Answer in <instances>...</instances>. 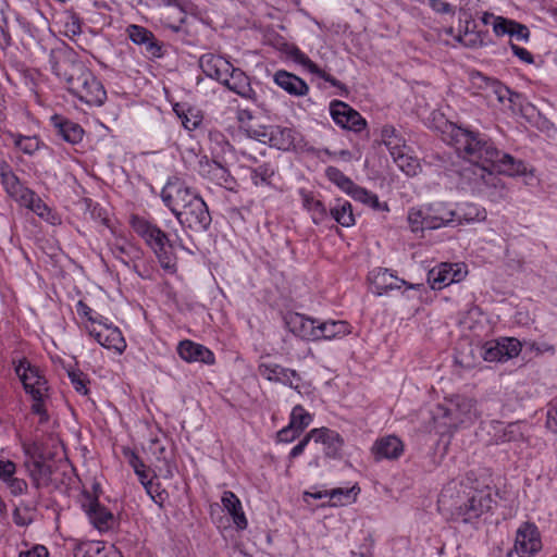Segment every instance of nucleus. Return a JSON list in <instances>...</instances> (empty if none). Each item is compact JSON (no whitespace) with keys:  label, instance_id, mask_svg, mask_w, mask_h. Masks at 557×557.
Here are the masks:
<instances>
[{"label":"nucleus","instance_id":"1","mask_svg":"<svg viewBox=\"0 0 557 557\" xmlns=\"http://www.w3.org/2000/svg\"><path fill=\"white\" fill-rule=\"evenodd\" d=\"M449 143L459 157L469 165L459 172V185L472 194L491 195L500 186L496 175H522L527 169L522 161L497 149L486 135L454 125L449 133Z\"/></svg>","mask_w":557,"mask_h":557},{"label":"nucleus","instance_id":"2","mask_svg":"<svg viewBox=\"0 0 557 557\" xmlns=\"http://www.w3.org/2000/svg\"><path fill=\"white\" fill-rule=\"evenodd\" d=\"M49 62L52 72L78 100L96 107L104 103L107 91L102 83L73 53L51 51Z\"/></svg>","mask_w":557,"mask_h":557},{"label":"nucleus","instance_id":"3","mask_svg":"<svg viewBox=\"0 0 557 557\" xmlns=\"http://www.w3.org/2000/svg\"><path fill=\"white\" fill-rule=\"evenodd\" d=\"M129 224L133 231L153 251L160 267L168 272H175L176 258L169 235L156 223L140 215H132Z\"/></svg>","mask_w":557,"mask_h":557},{"label":"nucleus","instance_id":"4","mask_svg":"<svg viewBox=\"0 0 557 557\" xmlns=\"http://www.w3.org/2000/svg\"><path fill=\"white\" fill-rule=\"evenodd\" d=\"M15 373L23 384L26 394L32 397L33 404L30 410L39 416V422L46 423L49 414L46 408V400L49 398V384L41 370L23 359L15 367Z\"/></svg>","mask_w":557,"mask_h":557},{"label":"nucleus","instance_id":"5","mask_svg":"<svg viewBox=\"0 0 557 557\" xmlns=\"http://www.w3.org/2000/svg\"><path fill=\"white\" fill-rule=\"evenodd\" d=\"M458 211L445 203L434 202L428 206L411 208L408 211L407 220L410 230L414 233L424 230H436L445 226H455Z\"/></svg>","mask_w":557,"mask_h":557},{"label":"nucleus","instance_id":"6","mask_svg":"<svg viewBox=\"0 0 557 557\" xmlns=\"http://www.w3.org/2000/svg\"><path fill=\"white\" fill-rule=\"evenodd\" d=\"M480 413L476 401L466 396H454L446 404H440L433 411V419L446 429H456L459 424L472 423Z\"/></svg>","mask_w":557,"mask_h":557},{"label":"nucleus","instance_id":"7","mask_svg":"<svg viewBox=\"0 0 557 557\" xmlns=\"http://www.w3.org/2000/svg\"><path fill=\"white\" fill-rule=\"evenodd\" d=\"M493 503L490 488L471 490L463 498L451 504V518L456 522L471 523L488 512Z\"/></svg>","mask_w":557,"mask_h":557},{"label":"nucleus","instance_id":"8","mask_svg":"<svg viewBox=\"0 0 557 557\" xmlns=\"http://www.w3.org/2000/svg\"><path fill=\"white\" fill-rule=\"evenodd\" d=\"M178 223L194 233H203L210 228L212 218L205 200L197 195L181 212L175 216Z\"/></svg>","mask_w":557,"mask_h":557},{"label":"nucleus","instance_id":"9","mask_svg":"<svg viewBox=\"0 0 557 557\" xmlns=\"http://www.w3.org/2000/svg\"><path fill=\"white\" fill-rule=\"evenodd\" d=\"M198 194L188 187L184 181L177 176H172L161 190V199L163 203L176 216V212H181L187 207L193 197Z\"/></svg>","mask_w":557,"mask_h":557},{"label":"nucleus","instance_id":"10","mask_svg":"<svg viewBox=\"0 0 557 557\" xmlns=\"http://www.w3.org/2000/svg\"><path fill=\"white\" fill-rule=\"evenodd\" d=\"M542 549V541L537 527L532 522H523L516 532L513 550L519 557H533Z\"/></svg>","mask_w":557,"mask_h":557},{"label":"nucleus","instance_id":"11","mask_svg":"<svg viewBox=\"0 0 557 557\" xmlns=\"http://www.w3.org/2000/svg\"><path fill=\"white\" fill-rule=\"evenodd\" d=\"M330 114L342 128L359 133L367 127V121L361 114L344 101L333 100L330 103Z\"/></svg>","mask_w":557,"mask_h":557},{"label":"nucleus","instance_id":"12","mask_svg":"<svg viewBox=\"0 0 557 557\" xmlns=\"http://www.w3.org/2000/svg\"><path fill=\"white\" fill-rule=\"evenodd\" d=\"M258 373L269 382L280 383L299 392L301 376L294 369L271 361H262L258 364Z\"/></svg>","mask_w":557,"mask_h":557},{"label":"nucleus","instance_id":"13","mask_svg":"<svg viewBox=\"0 0 557 557\" xmlns=\"http://www.w3.org/2000/svg\"><path fill=\"white\" fill-rule=\"evenodd\" d=\"M82 508L92 525L99 531H106L111 528L113 515L100 504L98 495H91L86 491L83 492Z\"/></svg>","mask_w":557,"mask_h":557},{"label":"nucleus","instance_id":"14","mask_svg":"<svg viewBox=\"0 0 557 557\" xmlns=\"http://www.w3.org/2000/svg\"><path fill=\"white\" fill-rule=\"evenodd\" d=\"M310 435L313 436L315 443H321L324 446L326 458L341 459L343 457L345 441L337 431L322 426L310 430Z\"/></svg>","mask_w":557,"mask_h":557},{"label":"nucleus","instance_id":"15","mask_svg":"<svg viewBox=\"0 0 557 557\" xmlns=\"http://www.w3.org/2000/svg\"><path fill=\"white\" fill-rule=\"evenodd\" d=\"M288 57L296 63L302 65L309 73L317 75L318 77L322 78L323 81L330 83L333 87H336L339 89L341 96H347L348 95V88L345 84H343L341 81L335 78L333 75L326 73L325 71L321 70L311 59L305 54L298 47L293 46L287 51Z\"/></svg>","mask_w":557,"mask_h":557},{"label":"nucleus","instance_id":"16","mask_svg":"<svg viewBox=\"0 0 557 557\" xmlns=\"http://www.w3.org/2000/svg\"><path fill=\"white\" fill-rule=\"evenodd\" d=\"M25 468L35 488L40 490L54 484L53 467L46 462L42 456H30L25 461Z\"/></svg>","mask_w":557,"mask_h":557},{"label":"nucleus","instance_id":"17","mask_svg":"<svg viewBox=\"0 0 557 557\" xmlns=\"http://www.w3.org/2000/svg\"><path fill=\"white\" fill-rule=\"evenodd\" d=\"M199 160V174L202 177L226 189H233L236 181L227 168L214 160H210L206 156L201 157Z\"/></svg>","mask_w":557,"mask_h":557},{"label":"nucleus","instance_id":"18","mask_svg":"<svg viewBox=\"0 0 557 557\" xmlns=\"http://www.w3.org/2000/svg\"><path fill=\"white\" fill-rule=\"evenodd\" d=\"M159 15L161 24L174 33L182 30L187 14L177 0H160Z\"/></svg>","mask_w":557,"mask_h":557},{"label":"nucleus","instance_id":"19","mask_svg":"<svg viewBox=\"0 0 557 557\" xmlns=\"http://www.w3.org/2000/svg\"><path fill=\"white\" fill-rule=\"evenodd\" d=\"M286 327L295 336L305 341H317L318 320L298 312H288L284 317Z\"/></svg>","mask_w":557,"mask_h":557},{"label":"nucleus","instance_id":"20","mask_svg":"<svg viewBox=\"0 0 557 557\" xmlns=\"http://www.w3.org/2000/svg\"><path fill=\"white\" fill-rule=\"evenodd\" d=\"M50 124L53 127L55 136L63 141L76 145L83 140L84 128L76 122L62 114H53L50 117Z\"/></svg>","mask_w":557,"mask_h":557},{"label":"nucleus","instance_id":"21","mask_svg":"<svg viewBox=\"0 0 557 557\" xmlns=\"http://www.w3.org/2000/svg\"><path fill=\"white\" fill-rule=\"evenodd\" d=\"M89 335L104 348L114 349L120 354L126 348L122 332L116 326L107 324L101 325L100 329L92 326L89 329Z\"/></svg>","mask_w":557,"mask_h":557},{"label":"nucleus","instance_id":"22","mask_svg":"<svg viewBox=\"0 0 557 557\" xmlns=\"http://www.w3.org/2000/svg\"><path fill=\"white\" fill-rule=\"evenodd\" d=\"M371 453L376 461L395 460L404 454V443L395 435H386L374 442Z\"/></svg>","mask_w":557,"mask_h":557},{"label":"nucleus","instance_id":"23","mask_svg":"<svg viewBox=\"0 0 557 557\" xmlns=\"http://www.w3.org/2000/svg\"><path fill=\"white\" fill-rule=\"evenodd\" d=\"M177 354L187 362H202L209 366L215 362L214 354L209 348L189 339L180 342Z\"/></svg>","mask_w":557,"mask_h":557},{"label":"nucleus","instance_id":"24","mask_svg":"<svg viewBox=\"0 0 557 557\" xmlns=\"http://www.w3.org/2000/svg\"><path fill=\"white\" fill-rule=\"evenodd\" d=\"M463 274L459 264L442 263L437 269L430 271L429 281L433 289H442L455 282H459Z\"/></svg>","mask_w":557,"mask_h":557},{"label":"nucleus","instance_id":"25","mask_svg":"<svg viewBox=\"0 0 557 557\" xmlns=\"http://www.w3.org/2000/svg\"><path fill=\"white\" fill-rule=\"evenodd\" d=\"M1 184L10 197L15 201L22 202L26 200V196L30 195L32 189L24 186L10 165L3 162L0 165Z\"/></svg>","mask_w":557,"mask_h":557},{"label":"nucleus","instance_id":"26","mask_svg":"<svg viewBox=\"0 0 557 557\" xmlns=\"http://www.w3.org/2000/svg\"><path fill=\"white\" fill-rule=\"evenodd\" d=\"M199 65L206 76L220 83L226 82L231 69V63L226 59L213 53H206L200 57Z\"/></svg>","mask_w":557,"mask_h":557},{"label":"nucleus","instance_id":"27","mask_svg":"<svg viewBox=\"0 0 557 557\" xmlns=\"http://www.w3.org/2000/svg\"><path fill=\"white\" fill-rule=\"evenodd\" d=\"M259 136L263 137V143L268 141L270 146L284 151L289 150L295 144V132L289 127L271 125Z\"/></svg>","mask_w":557,"mask_h":557},{"label":"nucleus","instance_id":"28","mask_svg":"<svg viewBox=\"0 0 557 557\" xmlns=\"http://www.w3.org/2000/svg\"><path fill=\"white\" fill-rule=\"evenodd\" d=\"M221 84L245 99L255 100L256 98V92L251 88L249 77L243 70L234 67L232 64L226 82H222Z\"/></svg>","mask_w":557,"mask_h":557},{"label":"nucleus","instance_id":"29","mask_svg":"<svg viewBox=\"0 0 557 557\" xmlns=\"http://www.w3.org/2000/svg\"><path fill=\"white\" fill-rule=\"evenodd\" d=\"M274 83L283 90L294 97H304L309 92L308 84L297 75L284 70H278L274 74Z\"/></svg>","mask_w":557,"mask_h":557},{"label":"nucleus","instance_id":"30","mask_svg":"<svg viewBox=\"0 0 557 557\" xmlns=\"http://www.w3.org/2000/svg\"><path fill=\"white\" fill-rule=\"evenodd\" d=\"M26 200L21 202V206L32 210L35 214H37L44 221L50 223L51 225H57L61 223L60 215L54 212L42 199L34 191H30V195H27Z\"/></svg>","mask_w":557,"mask_h":557},{"label":"nucleus","instance_id":"31","mask_svg":"<svg viewBox=\"0 0 557 557\" xmlns=\"http://www.w3.org/2000/svg\"><path fill=\"white\" fill-rule=\"evenodd\" d=\"M317 341L325 339L331 341L342 338L351 333V326L348 322L343 320H327L319 321L317 324Z\"/></svg>","mask_w":557,"mask_h":557},{"label":"nucleus","instance_id":"32","mask_svg":"<svg viewBox=\"0 0 557 557\" xmlns=\"http://www.w3.org/2000/svg\"><path fill=\"white\" fill-rule=\"evenodd\" d=\"M221 503L223 505V508L232 517L236 528L238 530H245L248 525V521L243 511L242 503L239 498L235 495V493L231 491H225L222 495Z\"/></svg>","mask_w":557,"mask_h":557},{"label":"nucleus","instance_id":"33","mask_svg":"<svg viewBox=\"0 0 557 557\" xmlns=\"http://www.w3.org/2000/svg\"><path fill=\"white\" fill-rule=\"evenodd\" d=\"M304 208L310 212L312 222L321 224L329 218V211L325 205L317 199L311 193H301Z\"/></svg>","mask_w":557,"mask_h":557},{"label":"nucleus","instance_id":"34","mask_svg":"<svg viewBox=\"0 0 557 557\" xmlns=\"http://www.w3.org/2000/svg\"><path fill=\"white\" fill-rule=\"evenodd\" d=\"M173 111L180 117L182 125L187 131H195L202 123L203 116L200 113V111L195 108L186 107L185 104L181 103H175L173 106Z\"/></svg>","mask_w":557,"mask_h":557},{"label":"nucleus","instance_id":"35","mask_svg":"<svg viewBox=\"0 0 557 557\" xmlns=\"http://www.w3.org/2000/svg\"><path fill=\"white\" fill-rule=\"evenodd\" d=\"M329 212L331 218L344 227H349L355 224L352 207L348 200L336 199Z\"/></svg>","mask_w":557,"mask_h":557},{"label":"nucleus","instance_id":"36","mask_svg":"<svg viewBox=\"0 0 557 557\" xmlns=\"http://www.w3.org/2000/svg\"><path fill=\"white\" fill-rule=\"evenodd\" d=\"M373 276L379 295H382L388 289L400 288L401 285L407 284L406 281L394 276L388 269L384 268H379L374 271Z\"/></svg>","mask_w":557,"mask_h":557},{"label":"nucleus","instance_id":"37","mask_svg":"<svg viewBox=\"0 0 557 557\" xmlns=\"http://www.w3.org/2000/svg\"><path fill=\"white\" fill-rule=\"evenodd\" d=\"M406 146L399 147L391 153L397 166L407 175L413 176L420 170L419 160L409 156L406 151Z\"/></svg>","mask_w":557,"mask_h":557},{"label":"nucleus","instance_id":"38","mask_svg":"<svg viewBox=\"0 0 557 557\" xmlns=\"http://www.w3.org/2000/svg\"><path fill=\"white\" fill-rule=\"evenodd\" d=\"M274 174L275 168L270 162H264L250 170V180L255 186H269Z\"/></svg>","mask_w":557,"mask_h":557},{"label":"nucleus","instance_id":"39","mask_svg":"<svg viewBox=\"0 0 557 557\" xmlns=\"http://www.w3.org/2000/svg\"><path fill=\"white\" fill-rule=\"evenodd\" d=\"M75 557H122V555L113 547L106 548L99 543H96L89 544L85 548H79Z\"/></svg>","mask_w":557,"mask_h":557},{"label":"nucleus","instance_id":"40","mask_svg":"<svg viewBox=\"0 0 557 557\" xmlns=\"http://www.w3.org/2000/svg\"><path fill=\"white\" fill-rule=\"evenodd\" d=\"M482 357L485 361L488 362L507 361V358L504 355V344H502V338L497 341L487 342L482 347Z\"/></svg>","mask_w":557,"mask_h":557},{"label":"nucleus","instance_id":"41","mask_svg":"<svg viewBox=\"0 0 557 557\" xmlns=\"http://www.w3.org/2000/svg\"><path fill=\"white\" fill-rule=\"evenodd\" d=\"M312 420V416L301 405H296L290 412L289 424L296 429V432L302 433Z\"/></svg>","mask_w":557,"mask_h":557},{"label":"nucleus","instance_id":"42","mask_svg":"<svg viewBox=\"0 0 557 557\" xmlns=\"http://www.w3.org/2000/svg\"><path fill=\"white\" fill-rule=\"evenodd\" d=\"M454 211H458L460 214V216H456L455 225H460L462 223H470L473 221H480L485 218V212L481 211L474 205H466L463 207L454 209Z\"/></svg>","mask_w":557,"mask_h":557},{"label":"nucleus","instance_id":"43","mask_svg":"<svg viewBox=\"0 0 557 557\" xmlns=\"http://www.w3.org/2000/svg\"><path fill=\"white\" fill-rule=\"evenodd\" d=\"M111 251L117 260L126 265L129 262L128 259L134 260L141 255V250L133 245H112Z\"/></svg>","mask_w":557,"mask_h":557},{"label":"nucleus","instance_id":"44","mask_svg":"<svg viewBox=\"0 0 557 557\" xmlns=\"http://www.w3.org/2000/svg\"><path fill=\"white\" fill-rule=\"evenodd\" d=\"M381 139L389 150V153L405 145L404 140L396 134V129L393 125H385L382 127Z\"/></svg>","mask_w":557,"mask_h":557},{"label":"nucleus","instance_id":"45","mask_svg":"<svg viewBox=\"0 0 557 557\" xmlns=\"http://www.w3.org/2000/svg\"><path fill=\"white\" fill-rule=\"evenodd\" d=\"M325 176L344 193H346L354 183L348 176H346L339 169L335 166H327L325 169Z\"/></svg>","mask_w":557,"mask_h":557},{"label":"nucleus","instance_id":"46","mask_svg":"<svg viewBox=\"0 0 557 557\" xmlns=\"http://www.w3.org/2000/svg\"><path fill=\"white\" fill-rule=\"evenodd\" d=\"M129 465L134 469L135 473L138 475L140 483L145 486L147 492L150 494V487L152 485L151 480L148 479V472L146 471V466L144 461L134 453H132L129 459Z\"/></svg>","mask_w":557,"mask_h":557},{"label":"nucleus","instance_id":"47","mask_svg":"<svg viewBox=\"0 0 557 557\" xmlns=\"http://www.w3.org/2000/svg\"><path fill=\"white\" fill-rule=\"evenodd\" d=\"M126 33L128 35V38L135 44L143 46L146 40H149L152 38V32L148 28L139 25H128L126 28Z\"/></svg>","mask_w":557,"mask_h":557},{"label":"nucleus","instance_id":"48","mask_svg":"<svg viewBox=\"0 0 557 557\" xmlns=\"http://www.w3.org/2000/svg\"><path fill=\"white\" fill-rule=\"evenodd\" d=\"M354 490H355V487H352V488L338 487V488L332 490L331 492H325L324 496L329 495L330 499L334 502V505H337V504L344 505L345 502L343 500V498H345V500L349 502L351 499V493L354 492ZM312 496L314 498H322L323 494L317 493V494H312Z\"/></svg>","mask_w":557,"mask_h":557},{"label":"nucleus","instance_id":"49","mask_svg":"<svg viewBox=\"0 0 557 557\" xmlns=\"http://www.w3.org/2000/svg\"><path fill=\"white\" fill-rule=\"evenodd\" d=\"M69 377H70V381H71L74 389L77 393H79L82 395L88 394L87 384L89 383V381L87 380L86 374H84L79 370H72V371H69Z\"/></svg>","mask_w":557,"mask_h":557},{"label":"nucleus","instance_id":"50","mask_svg":"<svg viewBox=\"0 0 557 557\" xmlns=\"http://www.w3.org/2000/svg\"><path fill=\"white\" fill-rule=\"evenodd\" d=\"M12 46V36L9 30L8 18L0 11V50L5 51Z\"/></svg>","mask_w":557,"mask_h":557},{"label":"nucleus","instance_id":"51","mask_svg":"<svg viewBox=\"0 0 557 557\" xmlns=\"http://www.w3.org/2000/svg\"><path fill=\"white\" fill-rule=\"evenodd\" d=\"M15 145L24 153L28 154H32L39 149V140L37 137L18 136L15 140Z\"/></svg>","mask_w":557,"mask_h":557},{"label":"nucleus","instance_id":"52","mask_svg":"<svg viewBox=\"0 0 557 557\" xmlns=\"http://www.w3.org/2000/svg\"><path fill=\"white\" fill-rule=\"evenodd\" d=\"M143 46H145V51L151 59H159L164 55L163 44L159 41L153 34L152 38L146 40Z\"/></svg>","mask_w":557,"mask_h":557},{"label":"nucleus","instance_id":"53","mask_svg":"<svg viewBox=\"0 0 557 557\" xmlns=\"http://www.w3.org/2000/svg\"><path fill=\"white\" fill-rule=\"evenodd\" d=\"M508 36L515 37L517 40L528 42L531 36L530 29L527 25L521 24L515 20H511Z\"/></svg>","mask_w":557,"mask_h":557},{"label":"nucleus","instance_id":"54","mask_svg":"<svg viewBox=\"0 0 557 557\" xmlns=\"http://www.w3.org/2000/svg\"><path fill=\"white\" fill-rule=\"evenodd\" d=\"M502 344H504V355L507 360L517 357L521 351V343L517 338L504 337Z\"/></svg>","mask_w":557,"mask_h":557},{"label":"nucleus","instance_id":"55","mask_svg":"<svg viewBox=\"0 0 557 557\" xmlns=\"http://www.w3.org/2000/svg\"><path fill=\"white\" fill-rule=\"evenodd\" d=\"M354 200L368 205L373 193L352 183V186L346 191Z\"/></svg>","mask_w":557,"mask_h":557},{"label":"nucleus","instance_id":"56","mask_svg":"<svg viewBox=\"0 0 557 557\" xmlns=\"http://www.w3.org/2000/svg\"><path fill=\"white\" fill-rule=\"evenodd\" d=\"M354 200L368 205L373 193L352 183V186L346 191Z\"/></svg>","mask_w":557,"mask_h":557},{"label":"nucleus","instance_id":"57","mask_svg":"<svg viewBox=\"0 0 557 557\" xmlns=\"http://www.w3.org/2000/svg\"><path fill=\"white\" fill-rule=\"evenodd\" d=\"M10 492L14 496L23 495L27 492L28 484L24 479L12 476L5 482Z\"/></svg>","mask_w":557,"mask_h":557},{"label":"nucleus","instance_id":"58","mask_svg":"<svg viewBox=\"0 0 557 557\" xmlns=\"http://www.w3.org/2000/svg\"><path fill=\"white\" fill-rule=\"evenodd\" d=\"M511 24L510 18H506L503 16H496L494 17L493 22V30L496 36H504L509 34V28Z\"/></svg>","mask_w":557,"mask_h":557},{"label":"nucleus","instance_id":"59","mask_svg":"<svg viewBox=\"0 0 557 557\" xmlns=\"http://www.w3.org/2000/svg\"><path fill=\"white\" fill-rule=\"evenodd\" d=\"M301 432H296V429L288 423L285 428L277 432V441L282 443H292L299 437Z\"/></svg>","mask_w":557,"mask_h":557},{"label":"nucleus","instance_id":"60","mask_svg":"<svg viewBox=\"0 0 557 557\" xmlns=\"http://www.w3.org/2000/svg\"><path fill=\"white\" fill-rule=\"evenodd\" d=\"M16 472V465L11 460H2L0 459V480L2 482H7L12 476H14Z\"/></svg>","mask_w":557,"mask_h":557},{"label":"nucleus","instance_id":"61","mask_svg":"<svg viewBox=\"0 0 557 557\" xmlns=\"http://www.w3.org/2000/svg\"><path fill=\"white\" fill-rule=\"evenodd\" d=\"M208 136H209L211 144H214L215 146H218L222 152H224L226 150V148H231V145L227 141L226 137L220 131H216V129L210 131Z\"/></svg>","mask_w":557,"mask_h":557},{"label":"nucleus","instance_id":"62","mask_svg":"<svg viewBox=\"0 0 557 557\" xmlns=\"http://www.w3.org/2000/svg\"><path fill=\"white\" fill-rule=\"evenodd\" d=\"M510 49L512 53L522 62L527 64H533L534 58L530 51H528L525 48H522L513 42H510Z\"/></svg>","mask_w":557,"mask_h":557},{"label":"nucleus","instance_id":"63","mask_svg":"<svg viewBox=\"0 0 557 557\" xmlns=\"http://www.w3.org/2000/svg\"><path fill=\"white\" fill-rule=\"evenodd\" d=\"M491 86L493 88L494 94L496 95L498 101L504 102L506 99L511 101V91L508 87L504 86L498 81H492Z\"/></svg>","mask_w":557,"mask_h":557},{"label":"nucleus","instance_id":"64","mask_svg":"<svg viewBox=\"0 0 557 557\" xmlns=\"http://www.w3.org/2000/svg\"><path fill=\"white\" fill-rule=\"evenodd\" d=\"M545 425L549 431L557 434V404H549Z\"/></svg>","mask_w":557,"mask_h":557}]
</instances>
